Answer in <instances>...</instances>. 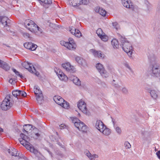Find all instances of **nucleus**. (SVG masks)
Masks as SVG:
<instances>
[{
  "mask_svg": "<svg viewBox=\"0 0 160 160\" xmlns=\"http://www.w3.org/2000/svg\"><path fill=\"white\" fill-rule=\"evenodd\" d=\"M56 135H58V132H56Z\"/></svg>",
  "mask_w": 160,
  "mask_h": 160,
  "instance_id": "774afa93",
  "label": "nucleus"
},
{
  "mask_svg": "<svg viewBox=\"0 0 160 160\" xmlns=\"http://www.w3.org/2000/svg\"><path fill=\"white\" fill-rule=\"evenodd\" d=\"M93 54L96 57L98 58H102V54L100 51H98L95 50H93Z\"/></svg>",
  "mask_w": 160,
  "mask_h": 160,
  "instance_id": "c85d7f7f",
  "label": "nucleus"
},
{
  "mask_svg": "<svg viewBox=\"0 0 160 160\" xmlns=\"http://www.w3.org/2000/svg\"><path fill=\"white\" fill-rule=\"evenodd\" d=\"M66 48L70 50H74L76 49V45L75 43H69L68 42Z\"/></svg>",
  "mask_w": 160,
  "mask_h": 160,
  "instance_id": "393cba45",
  "label": "nucleus"
},
{
  "mask_svg": "<svg viewBox=\"0 0 160 160\" xmlns=\"http://www.w3.org/2000/svg\"><path fill=\"white\" fill-rule=\"evenodd\" d=\"M32 43L31 42H26L24 43L23 45L25 48L29 49L31 48Z\"/></svg>",
  "mask_w": 160,
  "mask_h": 160,
  "instance_id": "f704fd0d",
  "label": "nucleus"
},
{
  "mask_svg": "<svg viewBox=\"0 0 160 160\" xmlns=\"http://www.w3.org/2000/svg\"><path fill=\"white\" fill-rule=\"evenodd\" d=\"M112 121L113 124V127H114V126H117V125H116V122L115 121V120L113 118H112Z\"/></svg>",
  "mask_w": 160,
  "mask_h": 160,
  "instance_id": "3c124183",
  "label": "nucleus"
},
{
  "mask_svg": "<svg viewBox=\"0 0 160 160\" xmlns=\"http://www.w3.org/2000/svg\"><path fill=\"white\" fill-rule=\"evenodd\" d=\"M71 120H72V122L74 123V126L78 125V123L79 122H80V121L78 118L76 117L71 118Z\"/></svg>",
  "mask_w": 160,
  "mask_h": 160,
  "instance_id": "7c9ffc66",
  "label": "nucleus"
},
{
  "mask_svg": "<svg viewBox=\"0 0 160 160\" xmlns=\"http://www.w3.org/2000/svg\"><path fill=\"white\" fill-rule=\"evenodd\" d=\"M34 92L36 96L42 94V92L39 88L38 86H35L33 88Z\"/></svg>",
  "mask_w": 160,
  "mask_h": 160,
  "instance_id": "b1692460",
  "label": "nucleus"
},
{
  "mask_svg": "<svg viewBox=\"0 0 160 160\" xmlns=\"http://www.w3.org/2000/svg\"><path fill=\"white\" fill-rule=\"evenodd\" d=\"M152 72L155 76L158 77L160 74V66L159 64H155L152 68Z\"/></svg>",
  "mask_w": 160,
  "mask_h": 160,
  "instance_id": "1a4fd4ad",
  "label": "nucleus"
},
{
  "mask_svg": "<svg viewBox=\"0 0 160 160\" xmlns=\"http://www.w3.org/2000/svg\"><path fill=\"white\" fill-rule=\"evenodd\" d=\"M86 63V62L85 60L82 58H81L78 62V63L79 64L82 65H85Z\"/></svg>",
  "mask_w": 160,
  "mask_h": 160,
  "instance_id": "79ce46f5",
  "label": "nucleus"
},
{
  "mask_svg": "<svg viewBox=\"0 0 160 160\" xmlns=\"http://www.w3.org/2000/svg\"><path fill=\"white\" fill-rule=\"evenodd\" d=\"M10 95H7L2 101L1 105V107L2 110L6 111L12 106V103L10 102Z\"/></svg>",
  "mask_w": 160,
  "mask_h": 160,
  "instance_id": "20e7f679",
  "label": "nucleus"
},
{
  "mask_svg": "<svg viewBox=\"0 0 160 160\" xmlns=\"http://www.w3.org/2000/svg\"><path fill=\"white\" fill-rule=\"evenodd\" d=\"M9 82L12 84H14V82H13V80H12V78H11L10 79V80H9Z\"/></svg>",
  "mask_w": 160,
  "mask_h": 160,
  "instance_id": "4d7b16f0",
  "label": "nucleus"
},
{
  "mask_svg": "<svg viewBox=\"0 0 160 160\" xmlns=\"http://www.w3.org/2000/svg\"><path fill=\"white\" fill-rule=\"evenodd\" d=\"M41 2L45 4H49L52 3L51 0H39Z\"/></svg>",
  "mask_w": 160,
  "mask_h": 160,
  "instance_id": "ea45409f",
  "label": "nucleus"
},
{
  "mask_svg": "<svg viewBox=\"0 0 160 160\" xmlns=\"http://www.w3.org/2000/svg\"><path fill=\"white\" fill-rule=\"evenodd\" d=\"M10 20L7 17L3 16H0V22L3 25H9L10 24Z\"/></svg>",
  "mask_w": 160,
  "mask_h": 160,
  "instance_id": "dca6fc26",
  "label": "nucleus"
},
{
  "mask_svg": "<svg viewBox=\"0 0 160 160\" xmlns=\"http://www.w3.org/2000/svg\"><path fill=\"white\" fill-rule=\"evenodd\" d=\"M56 73L58 77L61 80L66 81L68 80V77L60 69H58L56 72Z\"/></svg>",
  "mask_w": 160,
  "mask_h": 160,
  "instance_id": "f8f14e48",
  "label": "nucleus"
},
{
  "mask_svg": "<svg viewBox=\"0 0 160 160\" xmlns=\"http://www.w3.org/2000/svg\"><path fill=\"white\" fill-rule=\"evenodd\" d=\"M121 91L124 94H127L128 92V89L125 87L123 88L121 90Z\"/></svg>",
  "mask_w": 160,
  "mask_h": 160,
  "instance_id": "c03bdc74",
  "label": "nucleus"
},
{
  "mask_svg": "<svg viewBox=\"0 0 160 160\" xmlns=\"http://www.w3.org/2000/svg\"><path fill=\"white\" fill-rule=\"evenodd\" d=\"M78 107L79 109L83 113L87 114V110L86 103L82 100H80L78 104Z\"/></svg>",
  "mask_w": 160,
  "mask_h": 160,
  "instance_id": "9d476101",
  "label": "nucleus"
},
{
  "mask_svg": "<svg viewBox=\"0 0 160 160\" xmlns=\"http://www.w3.org/2000/svg\"><path fill=\"white\" fill-rule=\"evenodd\" d=\"M60 105L65 108L68 109L69 107V103L64 100V102H62V104H61Z\"/></svg>",
  "mask_w": 160,
  "mask_h": 160,
  "instance_id": "72a5a7b5",
  "label": "nucleus"
},
{
  "mask_svg": "<svg viewBox=\"0 0 160 160\" xmlns=\"http://www.w3.org/2000/svg\"><path fill=\"white\" fill-rule=\"evenodd\" d=\"M58 144L59 146H61L62 148H63V145L60 142H58Z\"/></svg>",
  "mask_w": 160,
  "mask_h": 160,
  "instance_id": "bf43d9fd",
  "label": "nucleus"
},
{
  "mask_svg": "<svg viewBox=\"0 0 160 160\" xmlns=\"http://www.w3.org/2000/svg\"><path fill=\"white\" fill-rule=\"evenodd\" d=\"M122 3L123 6L127 8H129L130 9L134 10V6L130 1L126 0H122Z\"/></svg>",
  "mask_w": 160,
  "mask_h": 160,
  "instance_id": "9b49d317",
  "label": "nucleus"
},
{
  "mask_svg": "<svg viewBox=\"0 0 160 160\" xmlns=\"http://www.w3.org/2000/svg\"><path fill=\"white\" fill-rule=\"evenodd\" d=\"M100 38L104 42L107 41L108 39V37L107 36L104 35H102L101 37H100Z\"/></svg>",
  "mask_w": 160,
  "mask_h": 160,
  "instance_id": "a19ab883",
  "label": "nucleus"
},
{
  "mask_svg": "<svg viewBox=\"0 0 160 160\" xmlns=\"http://www.w3.org/2000/svg\"><path fill=\"white\" fill-rule=\"evenodd\" d=\"M100 132H102L104 135L106 136H108L110 135L111 133V131L110 129L107 128L106 126L104 127V128L101 130Z\"/></svg>",
  "mask_w": 160,
  "mask_h": 160,
  "instance_id": "4be33fe9",
  "label": "nucleus"
},
{
  "mask_svg": "<svg viewBox=\"0 0 160 160\" xmlns=\"http://www.w3.org/2000/svg\"><path fill=\"white\" fill-rule=\"evenodd\" d=\"M124 65L125 67L129 69L131 71V69L129 66V65L127 62H125L124 63Z\"/></svg>",
  "mask_w": 160,
  "mask_h": 160,
  "instance_id": "09e8293b",
  "label": "nucleus"
},
{
  "mask_svg": "<svg viewBox=\"0 0 160 160\" xmlns=\"http://www.w3.org/2000/svg\"><path fill=\"white\" fill-rule=\"evenodd\" d=\"M96 67L98 71L103 77L107 78L108 76V73L104 70L102 64L98 63L96 64Z\"/></svg>",
  "mask_w": 160,
  "mask_h": 160,
  "instance_id": "6e6552de",
  "label": "nucleus"
},
{
  "mask_svg": "<svg viewBox=\"0 0 160 160\" xmlns=\"http://www.w3.org/2000/svg\"><path fill=\"white\" fill-rule=\"evenodd\" d=\"M69 4L73 7L78 6L83 4L87 5L89 2L88 0H68Z\"/></svg>",
  "mask_w": 160,
  "mask_h": 160,
  "instance_id": "423d86ee",
  "label": "nucleus"
},
{
  "mask_svg": "<svg viewBox=\"0 0 160 160\" xmlns=\"http://www.w3.org/2000/svg\"><path fill=\"white\" fill-rule=\"evenodd\" d=\"M105 126L101 121L99 120H97L95 124V127L100 132L102 130Z\"/></svg>",
  "mask_w": 160,
  "mask_h": 160,
  "instance_id": "4468645a",
  "label": "nucleus"
},
{
  "mask_svg": "<svg viewBox=\"0 0 160 160\" xmlns=\"http://www.w3.org/2000/svg\"><path fill=\"white\" fill-rule=\"evenodd\" d=\"M37 100L39 104H41L43 101V96L42 94L36 96Z\"/></svg>",
  "mask_w": 160,
  "mask_h": 160,
  "instance_id": "bb28decb",
  "label": "nucleus"
},
{
  "mask_svg": "<svg viewBox=\"0 0 160 160\" xmlns=\"http://www.w3.org/2000/svg\"><path fill=\"white\" fill-rule=\"evenodd\" d=\"M47 151L49 153V154L51 155V156L52 158V153L51 152H50L49 150H47Z\"/></svg>",
  "mask_w": 160,
  "mask_h": 160,
  "instance_id": "13d9d810",
  "label": "nucleus"
},
{
  "mask_svg": "<svg viewBox=\"0 0 160 160\" xmlns=\"http://www.w3.org/2000/svg\"><path fill=\"white\" fill-rule=\"evenodd\" d=\"M70 78V79L75 85L78 86H79L81 85V82L78 77L73 76H71Z\"/></svg>",
  "mask_w": 160,
  "mask_h": 160,
  "instance_id": "412c9836",
  "label": "nucleus"
},
{
  "mask_svg": "<svg viewBox=\"0 0 160 160\" xmlns=\"http://www.w3.org/2000/svg\"><path fill=\"white\" fill-rule=\"evenodd\" d=\"M150 95L152 98L156 99L158 98V95L157 92L154 90H152L150 92Z\"/></svg>",
  "mask_w": 160,
  "mask_h": 160,
  "instance_id": "c756f323",
  "label": "nucleus"
},
{
  "mask_svg": "<svg viewBox=\"0 0 160 160\" xmlns=\"http://www.w3.org/2000/svg\"><path fill=\"white\" fill-rule=\"evenodd\" d=\"M22 34L23 37L25 38H29L30 35L29 33L27 32H22Z\"/></svg>",
  "mask_w": 160,
  "mask_h": 160,
  "instance_id": "49530a36",
  "label": "nucleus"
},
{
  "mask_svg": "<svg viewBox=\"0 0 160 160\" xmlns=\"http://www.w3.org/2000/svg\"><path fill=\"white\" fill-rule=\"evenodd\" d=\"M60 127L61 129H62L64 128L65 127V126L63 124H61V125L60 126Z\"/></svg>",
  "mask_w": 160,
  "mask_h": 160,
  "instance_id": "6e6d98bb",
  "label": "nucleus"
},
{
  "mask_svg": "<svg viewBox=\"0 0 160 160\" xmlns=\"http://www.w3.org/2000/svg\"><path fill=\"white\" fill-rule=\"evenodd\" d=\"M156 154L158 158L160 159V151H158L156 152Z\"/></svg>",
  "mask_w": 160,
  "mask_h": 160,
  "instance_id": "5fc2aeb1",
  "label": "nucleus"
},
{
  "mask_svg": "<svg viewBox=\"0 0 160 160\" xmlns=\"http://www.w3.org/2000/svg\"><path fill=\"white\" fill-rule=\"evenodd\" d=\"M22 66L25 68L28 69L29 71L36 74L37 76H38L39 73L38 72H36V70L31 64L27 62H24L21 63Z\"/></svg>",
  "mask_w": 160,
  "mask_h": 160,
  "instance_id": "39448f33",
  "label": "nucleus"
},
{
  "mask_svg": "<svg viewBox=\"0 0 160 160\" xmlns=\"http://www.w3.org/2000/svg\"><path fill=\"white\" fill-rule=\"evenodd\" d=\"M13 81L14 82V83L16 82V79L15 78H12Z\"/></svg>",
  "mask_w": 160,
  "mask_h": 160,
  "instance_id": "69168bd1",
  "label": "nucleus"
},
{
  "mask_svg": "<svg viewBox=\"0 0 160 160\" xmlns=\"http://www.w3.org/2000/svg\"><path fill=\"white\" fill-rule=\"evenodd\" d=\"M2 33L0 31V37H2Z\"/></svg>",
  "mask_w": 160,
  "mask_h": 160,
  "instance_id": "338daca9",
  "label": "nucleus"
},
{
  "mask_svg": "<svg viewBox=\"0 0 160 160\" xmlns=\"http://www.w3.org/2000/svg\"><path fill=\"white\" fill-rule=\"evenodd\" d=\"M20 137L23 140H25L27 142H28V141L29 140V138L23 133H22L20 134Z\"/></svg>",
  "mask_w": 160,
  "mask_h": 160,
  "instance_id": "e433bc0d",
  "label": "nucleus"
},
{
  "mask_svg": "<svg viewBox=\"0 0 160 160\" xmlns=\"http://www.w3.org/2000/svg\"><path fill=\"white\" fill-rule=\"evenodd\" d=\"M24 127L23 132H24V131H25L27 133L31 130L32 128L31 125L30 124L26 125L24 126Z\"/></svg>",
  "mask_w": 160,
  "mask_h": 160,
  "instance_id": "cd10ccee",
  "label": "nucleus"
},
{
  "mask_svg": "<svg viewBox=\"0 0 160 160\" xmlns=\"http://www.w3.org/2000/svg\"><path fill=\"white\" fill-rule=\"evenodd\" d=\"M0 67L6 71L9 70L10 68V67L7 63L1 60H0Z\"/></svg>",
  "mask_w": 160,
  "mask_h": 160,
  "instance_id": "6ab92c4d",
  "label": "nucleus"
},
{
  "mask_svg": "<svg viewBox=\"0 0 160 160\" xmlns=\"http://www.w3.org/2000/svg\"><path fill=\"white\" fill-rule=\"evenodd\" d=\"M15 73L20 78H24V77L22 76V75L20 74L17 71Z\"/></svg>",
  "mask_w": 160,
  "mask_h": 160,
  "instance_id": "8fccbe9b",
  "label": "nucleus"
},
{
  "mask_svg": "<svg viewBox=\"0 0 160 160\" xmlns=\"http://www.w3.org/2000/svg\"><path fill=\"white\" fill-rule=\"evenodd\" d=\"M76 28L74 27L71 28V29L70 30V32L72 34H73L75 36L78 37H80L82 36V33L79 30H76L77 33H75Z\"/></svg>",
  "mask_w": 160,
  "mask_h": 160,
  "instance_id": "a211bd4d",
  "label": "nucleus"
},
{
  "mask_svg": "<svg viewBox=\"0 0 160 160\" xmlns=\"http://www.w3.org/2000/svg\"><path fill=\"white\" fill-rule=\"evenodd\" d=\"M18 97L20 98L21 97H25L26 96L27 94L24 91L18 90Z\"/></svg>",
  "mask_w": 160,
  "mask_h": 160,
  "instance_id": "473e14b6",
  "label": "nucleus"
},
{
  "mask_svg": "<svg viewBox=\"0 0 160 160\" xmlns=\"http://www.w3.org/2000/svg\"><path fill=\"white\" fill-rule=\"evenodd\" d=\"M3 26H4V29L5 30H6L7 31H10V28H9L10 24H9V26H8V25H3Z\"/></svg>",
  "mask_w": 160,
  "mask_h": 160,
  "instance_id": "de8ad7c7",
  "label": "nucleus"
},
{
  "mask_svg": "<svg viewBox=\"0 0 160 160\" xmlns=\"http://www.w3.org/2000/svg\"><path fill=\"white\" fill-rule=\"evenodd\" d=\"M85 155L89 158L90 160H95L96 158H98V156L96 154H92L90 152L87 150L85 152Z\"/></svg>",
  "mask_w": 160,
  "mask_h": 160,
  "instance_id": "2eb2a0df",
  "label": "nucleus"
},
{
  "mask_svg": "<svg viewBox=\"0 0 160 160\" xmlns=\"http://www.w3.org/2000/svg\"><path fill=\"white\" fill-rule=\"evenodd\" d=\"M82 58L79 57H77L75 58V60L76 61V62L78 63L79 61Z\"/></svg>",
  "mask_w": 160,
  "mask_h": 160,
  "instance_id": "864d4df0",
  "label": "nucleus"
},
{
  "mask_svg": "<svg viewBox=\"0 0 160 160\" xmlns=\"http://www.w3.org/2000/svg\"><path fill=\"white\" fill-rule=\"evenodd\" d=\"M18 90H15L12 92V94L14 97L17 98V99H18L19 98L18 97Z\"/></svg>",
  "mask_w": 160,
  "mask_h": 160,
  "instance_id": "4c0bfd02",
  "label": "nucleus"
},
{
  "mask_svg": "<svg viewBox=\"0 0 160 160\" xmlns=\"http://www.w3.org/2000/svg\"><path fill=\"white\" fill-rule=\"evenodd\" d=\"M53 100L56 103L60 105L62 104V102H64V99L59 96H54L53 97Z\"/></svg>",
  "mask_w": 160,
  "mask_h": 160,
  "instance_id": "f3484780",
  "label": "nucleus"
},
{
  "mask_svg": "<svg viewBox=\"0 0 160 160\" xmlns=\"http://www.w3.org/2000/svg\"><path fill=\"white\" fill-rule=\"evenodd\" d=\"M111 44L114 48H117L119 47L118 42L116 39H113L111 41Z\"/></svg>",
  "mask_w": 160,
  "mask_h": 160,
  "instance_id": "a878e982",
  "label": "nucleus"
},
{
  "mask_svg": "<svg viewBox=\"0 0 160 160\" xmlns=\"http://www.w3.org/2000/svg\"><path fill=\"white\" fill-rule=\"evenodd\" d=\"M3 129L2 128H0V132H3Z\"/></svg>",
  "mask_w": 160,
  "mask_h": 160,
  "instance_id": "e2e57ef3",
  "label": "nucleus"
},
{
  "mask_svg": "<svg viewBox=\"0 0 160 160\" xmlns=\"http://www.w3.org/2000/svg\"><path fill=\"white\" fill-rule=\"evenodd\" d=\"M78 125H76L75 127L78 128L79 130L83 132H86L87 131V127L84 123L80 121L78 123Z\"/></svg>",
  "mask_w": 160,
  "mask_h": 160,
  "instance_id": "ddd939ff",
  "label": "nucleus"
},
{
  "mask_svg": "<svg viewBox=\"0 0 160 160\" xmlns=\"http://www.w3.org/2000/svg\"><path fill=\"white\" fill-rule=\"evenodd\" d=\"M114 86L115 87L117 88H120V86L118 84H115Z\"/></svg>",
  "mask_w": 160,
  "mask_h": 160,
  "instance_id": "052dcab7",
  "label": "nucleus"
},
{
  "mask_svg": "<svg viewBox=\"0 0 160 160\" xmlns=\"http://www.w3.org/2000/svg\"><path fill=\"white\" fill-rule=\"evenodd\" d=\"M68 43H75L74 42V41L72 38H70L69 39V42Z\"/></svg>",
  "mask_w": 160,
  "mask_h": 160,
  "instance_id": "603ef678",
  "label": "nucleus"
},
{
  "mask_svg": "<svg viewBox=\"0 0 160 160\" xmlns=\"http://www.w3.org/2000/svg\"><path fill=\"white\" fill-rule=\"evenodd\" d=\"M96 33L99 37H101L102 35L103 34V33L102 32V29L100 28H98L96 31Z\"/></svg>",
  "mask_w": 160,
  "mask_h": 160,
  "instance_id": "c9c22d12",
  "label": "nucleus"
},
{
  "mask_svg": "<svg viewBox=\"0 0 160 160\" xmlns=\"http://www.w3.org/2000/svg\"><path fill=\"white\" fill-rule=\"evenodd\" d=\"M24 25L25 27L32 32L40 31L41 28L33 21L30 19L25 20Z\"/></svg>",
  "mask_w": 160,
  "mask_h": 160,
  "instance_id": "f03ea898",
  "label": "nucleus"
},
{
  "mask_svg": "<svg viewBox=\"0 0 160 160\" xmlns=\"http://www.w3.org/2000/svg\"><path fill=\"white\" fill-rule=\"evenodd\" d=\"M31 48L29 50L31 51L35 50L37 47V45L32 43L31 45L30 46Z\"/></svg>",
  "mask_w": 160,
  "mask_h": 160,
  "instance_id": "58836bf2",
  "label": "nucleus"
},
{
  "mask_svg": "<svg viewBox=\"0 0 160 160\" xmlns=\"http://www.w3.org/2000/svg\"><path fill=\"white\" fill-rule=\"evenodd\" d=\"M114 128L117 133L119 135H121L122 133V130L121 128L117 125L114 126Z\"/></svg>",
  "mask_w": 160,
  "mask_h": 160,
  "instance_id": "2f4dec72",
  "label": "nucleus"
},
{
  "mask_svg": "<svg viewBox=\"0 0 160 160\" xmlns=\"http://www.w3.org/2000/svg\"><path fill=\"white\" fill-rule=\"evenodd\" d=\"M19 140L21 144L23 145L26 149L29 150L31 152H33L35 155H37L39 153L38 150L35 149L34 147L30 144L29 142H27L25 140H23L21 138H19Z\"/></svg>",
  "mask_w": 160,
  "mask_h": 160,
  "instance_id": "7ed1b4c3",
  "label": "nucleus"
},
{
  "mask_svg": "<svg viewBox=\"0 0 160 160\" xmlns=\"http://www.w3.org/2000/svg\"><path fill=\"white\" fill-rule=\"evenodd\" d=\"M35 135H36V136L37 137H38L40 135L38 133H36L35 134Z\"/></svg>",
  "mask_w": 160,
  "mask_h": 160,
  "instance_id": "680f3d73",
  "label": "nucleus"
},
{
  "mask_svg": "<svg viewBox=\"0 0 160 160\" xmlns=\"http://www.w3.org/2000/svg\"><path fill=\"white\" fill-rule=\"evenodd\" d=\"M60 44L66 47L67 45H68V42H65L63 41H61L60 42Z\"/></svg>",
  "mask_w": 160,
  "mask_h": 160,
  "instance_id": "a18cd8bd",
  "label": "nucleus"
},
{
  "mask_svg": "<svg viewBox=\"0 0 160 160\" xmlns=\"http://www.w3.org/2000/svg\"><path fill=\"white\" fill-rule=\"evenodd\" d=\"M124 145L125 147L127 149L131 147V145L130 143L127 141H126L125 142Z\"/></svg>",
  "mask_w": 160,
  "mask_h": 160,
  "instance_id": "37998d69",
  "label": "nucleus"
},
{
  "mask_svg": "<svg viewBox=\"0 0 160 160\" xmlns=\"http://www.w3.org/2000/svg\"><path fill=\"white\" fill-rule=\"evenodd\" d=\"M95 11L96 12L99 13L101 15L103 16H105L106 14V11L100 7H96Z\"/></svg>",
  "mask_w": 160,
  "mask_h": 160,
  "instance_id": "aec40b11",
  "label": "nucleus"
},
{
  "mask_svg": "<svg viewBox=\"0 0 160 160\" xmlns=\"http://www.w3.org/2000/svg\"><path fill=\"white\" fill-rule=\"evenodd\" d=\"M118 38L120 41L121 45L125 52L130 56L132 53V47L131 44L125 38L124 36L118 34Z\"/></svg>",
  "mask_w": 160,
  "mask_h": 160,
  "instance_id": "f257e3e1",
  "label": "nucleus"
},
{
  "mask_svg": "<svg viewBox=\"0 0 160 160\" xmlns=\"http://www.w3.org/2000/svg\"><path fill=\"white\" fill-rule=\"evenodd\" d=\"M63 68L68 72L73 73L75 72L74 67L71 65L70 63L66 62L62 64Z\"/></svg>",
  "mask_w": 160,
  "mask_h": 160,
  "instance_id": "0eeeda50",
  "label": "nucleus"
},
{
  "mask_svg": "<svg viewBox=\"0 0 160 160\" xmlns=\"http://www.w3.org/2000/svg\"><path fill=\"white\" fill-rule=\"evenodd\" d=\"M12 70L15 73L17 71L15 69H13Z\"/></svg>",
  "mask_w": 160,
  "mask_h": 160,
  "instance_id": "0e129e2a",
  "label": "nucleus"
},
{
  "mask_svg": "<svg viewBox=\"0 0 160 160\" xmlns=\"http://www.w3.org/2000/svg\"><path fill=\"white\" fill-rule=\"evenodd\" d=\"M8 153L12 156H19V154L18 153L17 150L14 148L11 150L8 149Z\"/></svg>",
  "mask_w": 160,
  "mask_h": 160,
  "instance_id": "5701e85b",
  "label": "nucleus"
}]
</instances>
